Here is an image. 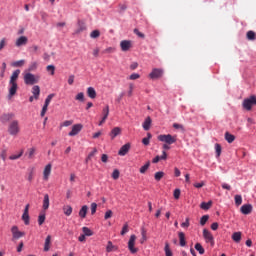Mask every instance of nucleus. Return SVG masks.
Instances as JSON below:
<instances>
[{"label": "nucleus", "instance_id": "45", "mask_svg": "<svg viewBox=\"0 0 256 256\" xmlns=\"http://www.w3.org/2000/svg\"><path fill=\"white\" fill-rule=\"evenodd\" d=\"M75 99L76 101H80L81 103H83V101H85V94L83 92H80L76 95Z\"/></svg>", "mask_w": 256, "mask_h": 256}, {"label": "nucleus", "instance_id": "42", "mask_svg": "<svg viewBox=\"0 0 256 256\" xmlns=\"http://www.w3.org/2000/svg\"><path fill=\"white\" fill-rule=\"evenodd\" d=\"M127 233H129V224L125 223L122 227L120 235H127Z\"/></svg>", "mask_w": 256, "mask_h": 256}, {"label": "nucleus", "instance_id": "55", "mask_svg": "<svg viewBox=\"0 0 256 256\" xmlns=\"http://www.w3.org/2000/svg\"><path fill=\"white\" fill-rule=\"evenodd\" d=\"M28 171H29L28 181L31 183V181H33V173H34L35 169L34 168H30V169H28Z\"/></svg>", "mask_w": 256, "mask_h": 256}, {"label": "nucleus", "instance_id": "52", "mask_svg": "<svg viewBox=\"0 0 256 256\" xmlns=\"http://www.w3.org/2000/svg\"><path fill=\"white\" fill-rule=\"evenodd\" d=\"M119 175H121V173L119 172L118 169H115L112 173V179H114L115 181H117V179H119Z\"/></svg>", "mask_w": 256, "mask_h": 256}, {"label": "nucleus", "instance_id": "26", "mask_svg": "<svg viewBox=\"0 0 256 256\" xmlns=\"http://www.w3.org/2000/svg\"><path fill=\"white\" fill-rule=\"evenodd\" d=\"M211 205H213V201L202 202L200 204V208H202L204 211H209V209H211Z\"/></svg>", "mask_w": 256, "mask_h": 256}, {"label": "nucleus", "instance_id": "13", "mask_svg": "<svg viewBox=\"0 0 256 256\" xmlns=\"http://www.w3.org/2000/svg\"><path fill=\"white\" fill-rule=\"evenodd\" d=\"M13 239H21V237L25 236L24 232L19 231V228L17 226H13L11 228Z\"/></svg>", "mask_w": 256, "mask_h": 256}, {"label": "nucleus", "instance_id": "33", "mask_svg": "<svg viewBox=\"0 0 256 256\" xmlns=\"http://www.w3.org/2000/svg\"><path fill=\"white\" fill-rule=\"evenodd\" d=\"M141 235H142V238L140 240V243L141 245H143V243L147 241V230H145V228H141Z\"/></svg>", "mask_w": 256, "mask_h": 256}, {"label": "nucleus", "instance_id": "46", "mask_svg": "<svg viewBox=\"0 0 256 256\" xmlns=\"http://www.w3.org/2000/svg\"><path fill=\"white\" fill-rule=\"evenodd\" d=\"M25 65V60H18L12 63V67H23Z\"/></svg>", "mask_w": 256, "mask_h": 256}, {"label": "nucleus", "instance_id": "21", "mask_svg": "<svg viewBox=\"0 0 256 256\" xmlns=\"http://www.w3.org/2000/svg\"><path fill=\"white\" fill-rule=\"evenodd\" d=\"M87 211H89V207H87V205L82 206L79 210L80 219H85V217H87Z\"/></svg>", "mask_w": 256, "mask_h": 256}, {"label": "nucleus", "instance_id": "2", "mask_svg": "<svg viewBox=\"0 0 256 256\" xmlns=\"http://www.w3.org/2000/svg\"><path fill=\"white\" fill-rule=\"evenodd\" d=\"M158 141H161V143H165L162 146V149H164V151H169V149H171V146L169 145L177 143V138L171 134H160L158 136Z\"/></svg>", "mask_w": 256, "mask_h": 256}, {"label": "nucleus", "instance_id": "36", "mask_svg": "<svg viewBox=\"0 0 256 256\" xmlns=\"http://www.w3.org/2000/svg\"><path fill=\"white\" fill-rule=\"evenodd\" d=\"M194 247H195L196 251H198V253L200 255H203L205 253V248H203L201 243H196Z\"/></svg>", "mask_w": 256, "mask_h": 256}, {"label": "nucleus", "instance_id": "19", "mask_svg": "<svg viewBox=\"0 0 256 256\" xmlns=\"http://www.w3.org/2000/svg\"><path fill=\"white\" fill-rule=\"evenodd\" d=\"M32 94L37 101L39 99V96L41 95V88L39 87V85H35L32 87Z\"/></svg>", "mask_w": 256, "mask_h": 256}, {"label": "nucleus", "instance_id": "35", "mask_svg": "<svg viewBox=\"0 0 256 256\" xmlns=\"http://www.w3.org/2000/svg\"><path fill=\"white\" fill-rule=\"evenodd\" d=\"M45 219H46V216H45V212H41L38 216V225H43L45 223Z\"/></svg>", "mask_w": 256, "mask_h": 256}, {"label": "nucleus", "instance_id": "48", "mask_svg": "<svg viewBox=\"0 0 256 256\" xmlns=\"http://www.w3.org/2000/svg\"><path fill=\"white\" fill-rule=\"evenodd\" d=\"M102 115L104 119H107V117H109V105H107L105 108H103L102 110Z\"/></svg>", "mask_w": 256, "mask_h": 256}, {"label": "nucleus", "instance_id": "41", "mask_svg": "<svg viewBox=\"0 0 256 256\" xmlns=\"http://www.w3.org/2000/svg\"><path fill=\"white\" fill-rule=\"evenodd\" d=\"M151 137H153V135H151V133H147V137L142 139L143 145H149Z\"/></svg>", "mask_w": 256, "mask_h": 256}, {"label": "nucleus", "instance_id": "20", "mask_svg": "<svg viewBox=\"0 0 256 256\" xmlns=\"http://www.w3.org/2000/svg\"><path fill=\"white\" fill-rule=\"evenodd\" d=\"M27 36H20L17 40H16V47H22V45H27Z\"/></svg>", "mask_w": 256, "mask_h": 256}, {"label": "nucleus", "instance_id": "22", "mask_svg": "<svg viewBox=\"0 0 256 256\" xmlns=\"http://www.w3.org/2000/svg\"><path fill=\"white\" fill-rule=\"evenodd\" d=\"M110 137L111 139H115L118 135H121V128L119 127H114L111 132H110Z\"/></svg>", "mask_w": 256, "mask_h": 256}, {"label": "nucleus", "instance_id": "34", "mask_svg": "<svg viewBox=\"0 0 256 256\" xmlns=\"http://www.w3.org/2000/svg\"><path fill=\"white\" fill-rule=\"evenodd\" d=\"M235 205L239 207L243 203V197L239 194L234 196Z\"/></svg>", "mask_w": 256, "mask_h": 256}, {"label": "nucleus", "instance_id": "6", "mask_svg": "<svg viewBox=\"0 0 256 256\" xmlns=\"http://www.w3.org/2000/svg\"><path fill=\"white\" fill-rule=\"evenodd\" d=\"M164 73L165 71L162 68H153L152 71L149 73V78L155 81L157 79H161Z\"/></svg>", "mask_w": 256, "mask_h": 256}, {"label": "nucleus", "instance_id": "27", "mask_svg": "<svg viewBox=\"0 0 256 256\" xmlns=\"http://www.w3.org/2000/svg\"><path fill=\"white\" fill-rule=\"evenodd\" d=\"M42 208L44 209V211H47V209H49V194L44 195Z\"/></svg>", "mask_w": 256, "mask_h": 256}, {"label": "nucleus", "instance_id": "60", "mask_svg": "<svg viewBox=\"0 0 256 256\" xmlns=\"http://www.w3.org/2000/svg\"><path fill=\"white\" fill-rule=\"evenodd\" d=\"M173 127L174 129H181V131L185 132V127L182 124L174 123Z\"/></svg>", "mask_w": 256, "mask_h": 256}, {"label": "nucleus", "instance_id": "59", "mask_svg": "<svg viewBox=\"0 0 256 256\" xmlns=\"http://www.w3.org/2000/svg\"><path fill=\"white\" fill-rule=\"evenodd\" d=\"M111 217H113V211H111V210H107L106 212H105V215H104V219H111Z\"/></svg>", "mask_w": 256, "mask_h": 256}, {"label": "nucleus", "instance_id": "56", "mask_svg": "<svg viewBox=\"0 0 256 256\" xmlns=\"http://www.w3.org/2000/svg\"><path fill=\"white\" fill-rule=\"evenodd\" d=\"M173 195H174V199H179V197H181V190L179 188H176L174 190Z\"/></svg>", "mask_w": 256, "mask_h": 256}, {"label": "nucleus", "instance_id": "14", "mask_svg": "<svg viewBox=\"0 0 256 256\" xmlns=\"http://www.w3.org/2000/svg\"><path fill=\"white\" fill-rule=\"evenodd\" d=\"M51 169H52V165L51 164H47L44 168L43 171V180L44 181H49V177L51 175Z\"/></svg>", "mask_w": 256, "mask_h": 256}, {"label": "nucleus", "instance_id": "58", "mask_svg": "<svg viewBox=\"0 0 256 256\" xmlns=\"http://www.w3.org/2000/svg\"><path fill=\"white\" fill-rule=\"evenodd\" d=\"M189 225H191L189 222V218H186L185 221L181 223V227L183 229H187V227H189Z\"/></svg>", "mask_w": 256, "mask_h": 256}, {"label": "nucleus", "instance_id": "1", "mask_svg": "<svg viewBox=\"0 0 256 256\" xmlns=\"http://www.w3.org/2000/svg\"><path fill=\"white\" fill-rule=\"evenodd\" d=\"M20 74H21V70L17 69L12 73L10 77L8 99H11L12 97H14V95L17 94V89H18L17 80L19 79Z\"/></svg>", "mask_w": 256, "mask_h": 256}, {"label": "nucleus", "instance_id": "38", "mask_svg": "<svg viewBox=\"0 0 256 256\" xmlns=\"http://www.w3.org/2000/svg\"><path fill=\"white\" fill-rule=\"evenodd\" d=\"M162 177H165V172L163 171H158L154 175L155 181H160Z\"/></svg>", "mask_w": 256, "mask_h": 256}, {"label": "nucleus", "instance_id": "9", "mask_svg": "<svg viewBox=\"0 0 256 256\" xmlns=\"http://www.w3.org/2000/svg\"><path fill=\"white\" fill-rule=\"evenodd\" d=\"M83 129V124H75L72 126V130L68 133L69 137H75V135H79Z\"/></svg>", "mask_w": 256, "mask_h": 256}, {"label": "nucleus", "instance_id": "49", "mask_svg": "<svg viewBox=\"0 0 256 256\" xmlns=\"http://www.w3.org/2000/svg\"><path fill=\"white\" fill-rule=\"evenodd\" d=\"M101 32H99V30H94L90 33V37L91 39H97V37H100Z\"/></svg>", "mask_w": 256, "mask_h": 256}, {"label": "nucleus", "instance_id": "32", "mask_svg": "<svg viewBox=\"0 0 256 256\" xmlns=\"http://www.w3.org/2000/svg\"><path fill=\"white\" fill-rule=\"evenodd\" d=\"M246 37H247L248 41H255L256 34H255V32H253V30H250L247 32Z\"/></svg>", "mask_w": 256, "mask_h": 256}, {"label": "nucleus", "instance_id": "7", "mask_svg": "<svg viewBox=\"0 0 256 256\" xmlns=\"http://www.w3.org/2000/svg\"><path fill=\"white\" fill-rule=\"evenodd\" d=\"M136 239H137V236H135V234H132L128 241V249H129L130 253H132L133 255H135V253H137V251H138V249L135 248Z\"/></svg>", "mask_w": 256, "mask_h": 256}, {"label": "nucleus", "instance_id": "18", "mask_svg": "<svg viewBox=\"0 0 256 256\" xmlns=\"http://www.w3.org/2000/svg\"><path fill=\"white\" fill-rule=\"evenodd\" d=\"M120 47H121L122 51H129V49H131V41L122 40L120 42Z\"/></svg>", "mask_w": 256, "mask_h": 256}, {"label": "nucleus", "instance_id": "37", "mask_svg": "<svg viewBox=\"0 0 256 256\" xmlns=\"http://www.w3.org/2000/svg\"><path fill=\"white\" fill-rule=\"evenodd\" d=\"M82 231H83V233H84V235H85L86 237H91V236H93V231H92L91 229H89V227H83V228H82Z\"/></svg>", "mask_w": 256, "mask_h": 256}, {"label": "nucleus", "instance_id": "47", "mask_svg": "<svg viewBox=\"0 0 256 256\" xmlns=\"http://www.w3.org/2000/svg\"><path fill=\"white\" fill-rule=\"evenodd\" d=\"M96 154H97V148H93V151H91V152L88 154L87 158H86V163H87L88 161H90V159H91L92 157H95Z\"/></svg>", "mask_w": 256, "mask_h": 256}, {"label": "nucleus", "instance_id": "8", "mask_svg": "<svg viewBox=\"0 0 256 256\" xmlns=\"http://www.w3.org/2000/svg\"><path fill=\"white\" fill-rule=\"evenodd\" d=\"M203 237L206 241V243H211V245H215V238L213 237V234L207 229L203 230Z\"/></svg>", "mask_w": 256, "mask_h": 256}, {"label": "nucleus", "instance_id": "29", "mask_svg": "<svg viewBox=\"0 0 256 256\" xmlns=\"http://www.w3.org/2000/svg\"><path fill=\"white\" fill-rule=\"evenodd\" d=\"M241 232H234L232 234V240L234 241V243H241Z\"/></svg>", "mask_w": 256, "mask_h": 256}, {"label": "nucleus", "instance_id": "53", "mask_svg": "<svg viewBox=\"0 0 256 256\" xmlns=\"http://www.w3.org/2000/svg\"><path fill=\"white\" fill-rule=\"evenodd\" d=\"M53 97H55V94H49L44 102V105H49V103H51V100L53 99Z\"/></svg>", "mask_w": 256, "mask_h": 256}, {"label": "nucleus", "instance_id": "50", "mask_svg": "<svg viewBox=\"0 0 256 256\" xmlns=\"http://www.w3.org/2000/svg\"><path fill=\"white\" fill-rule=\"evenodd\" d=\"M216 157H221V144H215Z\"/></svg>", "mask_w": 256, "mask_h": 256}, {"label": "nucleus", "instance_id": "57", "mask_svg": "<svg viewBox=\"0 0 256 256\" xmlns=\"http://www.w3.org/2000/svg\"><path fill=\"white\" fill-rule=\"evenodd\" d=\"M97 213V203L93 202L91 204V215H95Z\"/></svg>", "mask_w": 256, "mask_h": 256}, {"label": "nucleus", "instance_id": "54", "mask_svg": "<svg viewBox=\"0 0 256 256\" xmlns=\"http://www.w3.org/2000/svg\"><path fill=\"white\" fill-rule=\"evenodd\" d=\"M47 109H49V105L44 104L40 113L41 117H45V113H47Z\"/></svg>", "mask_w": 256, "mask_h": 256}, {"label": "nucleus", "instance_id": "63", "mask_svg": "<svg viewBox=\"0 0 256 256\" xmlns=\"http://www.w3.org/2000/svg\"><path fill=\"white\" fill-rule=\"evenodd\" d=\"M37 69V62H32L31 65L28 67V71H35Z\"/></svg>", "mask_w": 256, "mask_h": 256}, {"label": "nucleus", "instance_id": "44", "mask_svg": "<svg viewBox=\"0 0 256 256\" xmlns=\"http://www.w3.org/2000/svg\"><path fill=\"white\" fill-rule=\"evenodd\" d=\"M164 251H165V255H166V256H173V252H172L171 249L169 248V243H166V244H165Z\"/></svg>", "mask_w": 256, "mask_h": 256}, {"label": "nucleus", "instance_id": "17", "mask_svg": "<svg viewBox=\"0 0 256 256\" xmlns=\"http://www.w3.org/2000/svg\"><path fill=\"white\" fill-rule=\"evenodd\" d=\"M151 123H153V120H151V116L146 117L142 124L144 131H149V129H151Z\"/></svg>", "mask_w": 256, "mask_h": 256}, {"label": "nucleus", "instance_id": "62", "mask_svg": "<svg viewBox=\"0 0 256 256\" xmlns=\"http://www.w3.org/2000/svg\"><path fill=\"white\" fill-rule=\"evenodd\" d=\"M141 76L138 73H133L129 76V79L131 81H135L136 79H139Z\"/></svg>", "mask_w": 256, "mask_h": 256}, {"label": "nucleus", "instance_id": "10", "mask_svg": "<svg viewBox=\"0 0 256 256\" xmlns=\"http://www.w3.org/2000/svg\"><path fill=\"white\" fill-rule=\"evenodd\" d=\"M13 117H15V114L13 112H11V113H3L0 116V122L5 125V123H9V121H11V119H13Z\"/></svg>", "mask_w": 256, "mask_h": 256}, {"label": "nucleus", "instance_id": "5", "mask_svg": "<svg viewBox=\"0 0 256 256\" xmlns=\"http://www.w3.org/2000/svg\"><path fill=\"white\" fill-rule=\"evenodd\" d=\"M24 83H25V85H35V84L39 83V76H35L31 72H27L24 75Z\"/></svg>", "mask_w": 256, "mask_h": 256}, {"label": "nucleus", "instance_id": "30", "mask_svg": "<svg viewBox=\"0 0 256 256\" xmlns=\"http://www.w3.org/2000/svg\"><path fill=\"white\" fill-rule=\"evenodd\" d=\"M149 167H151V162L150 161L146 162L145 165L140 167V173L142 175H144V173H147V170L149 169Z\"/></svg>", "mask_w": 256, "mask_h": 256}, {"label": "nucleus", "instance_id": "28", "mask_svg": "<svg viewBox=\"0 0 256 256\" xmlns=\"http://www.w3.org/2000/svg\"><path fill=\"white\" fill-rule=\"evenodd\" d=\"M106 251H107V253L117 251V246L113 245V242L108 241L107 246H106Z\"/></svg>", "mask_w": 256, "mask_h": 256}, {"label": "nucleus", "instance_id": "4", "mask_svg": "<svg viewBox=\"0 0 256 256\" xmlns=\"http://www.w3.org/2000/svg\"><path fill=\"white\" fill-rule=\"evenodd\" d=\"M21 131V128L19 127V121L18 120H13L10 122L8 125V133L12 137H16V135H19V132Z\"/></svg>", "mask_w": 256, "mask_h": 256}, {"label": "nucleus", "instance_id": "31", "mask_svg": "<svg viewBox=\"0 0 256 256\" xmlns=\"http://www.w3.org/2000/svg\"><path fill=\"white\" fill-rule=\"evenodd\" d=\"M225 139H226L227 143H233V141H235V135H233L229 132H226Z\"/></svg>", "mask_w": 256, "mask_h": 256}, {"label": "nucleus", "instance_id": "11", "mask_svg": "<svg viewBox=\"0 0 256 256\" xmlns=\"http://www.w3.org/2000/svg\"><path fill=\"white\" fill-rule=\"evenodd\" d=\"M131 149V144L130 143H126L124 144L118 151V155H120V157H125V155H127L129 153Z\"/></svg>", "mask_w": 256, "mask_h": 256}, {"label": "nucleus", "instance_id": "51", "mask_svg": "<svg viewBox=\"0 0 256 256\" xmlns=\"http://www.w3.org/2000/svg\"><path fill=\"white\" fill-rule=\"evenodd\" d=\"M46 71H48V73H50V75H55V65H48L46 67Z\"/></svg>", "mask_w": 256, "mask_h": 256}, {"label": "nucleus", "instance_id": "39", "mask_svg": "<svg viewBox=\"0 0 256 256\" xmlns=\"http://www.w3.org/2000/svg\"><path fill=\"white\" fill-rule=\"evenodd\" d=\"M209 221V215H203L201 218H200V225L202 227H205L206 223Z\"/></svg>", "mask_w": 256, "mask_h": 256}, {"label": "nucleus", "instance_id": "16", "mask_svg": "<svg viewBox=\"0 0 256 256\" xmlns=\"http://www.w3.org/2000/svg\"><path fill=\"white\" fill-rule=\"evenodd\" d=\"M29 219V204H27L22 215V221H24L25 225H29Z\"/></svg>", "mask_w": 256, "mask_h": 256}, {"label": "nucleus", "instance_id": "3", "mask_svg": "<svg viewBox=\"0 0 256 256\" xmlns=\"http://www.w3.org/2000/svg\"><path fill=\"white\" fill-rule=\"evenodd\" d=\"M242 106L246 111H251L253 107L256 106V96L251 95L250 97L245 98L242 102Z\"/></svg>", "mask_w": 256, "mask_h": 256}, {"label": "nucleus", "instance_id": "40", "mask_svg": "<svg viewBox=\"0 0 256 256\" xmlns=\"http://www.w3.org/2000/svg\"><path fill=\"white\" fill-rule=\"evenodd\" d=\"M23 157V150L20 151L19 154H14L9 157L10 161H15L17 159H21Z\"/></svg>", "mask_w": 256, "mask_h": 256}, {"label": "nucleus", "instance_id": "24", "mask_svg": "<svg viewBox=\"0 0 256 256\" xmlns=\"http://www.w3.org/2000/svg\"><path fill=\"white\" fill-rule=\"evenodd\" d=\"M51 249V235H48L44 242V251L47 252Z\"/></svg>", "mask_w": 256, "mask_h": 256}, {"label": "nucleus", "instance_id": "25", "mask_svg": "<svg viewBox=\"0 0 256 256\" xmlns=\"http://www.w3.org/2000/svg\"><path fill=\"white\" fill-rule=\"evenodd\" d=\"M178 237L180 241V247H185L187 245V242L185 241V233L179 232Z\"/></svg>", "mask_w": 256, "mask_h": 256}, {"label": "nucleus", "instance_id": "61", "mask_svg": "<svg viewBox=\"0 0 256 256\" xmlns=\"http://www.w3.org/2000/svg\"><path fill=\"white\" fill-rule=\"evenodd\" d=\"M134 33L135 35H137L138 37H140L141 39H145V34H143L142 32L139 31V29H134Z\"/></svg>", "mask_w": 256, "mask_h": 256}, {"label": "nucleus", "instance_id": "43", "mask_svg": "<svg viewBox=\"0 0 256 256\" xmlns=\"http://www.w3.org/2000/svg\"><path fill=\"white\" fill-rule=\"evenodd\" d=\"M64 214L69 217L73 213V208L71 206H66L63 208Z\"/></svg>", "mask_w": 256, "mask_h": 256}, {"label": "nucleus", "instance_id": "64", "mask_svg": "<svg viewBox=\"0 0 256 256\" xmlns=\"http://www.w3.org/2000/svg\"><path fill=\"white\" fill-rule=\"evenodd\" d=\"M7 45V41L5 38H3L1 41H0V51H3V49L5 48V46Z\"/></svg>", "mask_w": 256, "mask_h": 256}, {"label": "nucleus", "instance_id": "12", "mask_svg": "<svg viewBox=\"0 0 256 256\" xmlns=\"http://www.w3.org/2000/svg\"><path fill=\"white\" fill-rule=\"evenodd\" d=\"M242 215H250L253 212V205L251 204H244L240 208Z\"/></svg>", "mask_w": 256, "mask_h": 256}, {"label": "nucleus", "instance_id": "23", "mask_svg": "<svg viewBox=\"0 0 256 256\" xmlns=\"http://www.w3.org/2000/svg\"><path fill=\"white\" fill-rule=\"evenodd\" d=\"M87 95L90 99H95L97 97V91H95V88L93 87H88Z\"/></svg>", "mask_w": 256, "mask_h": 256}, {"label": "nucleus", "instance_id": "15", "mask_svg": "<svg viewBox=\"0 0 256 256\" xmlns=\"http://www.w3.org/2000/svg\"><path fill=\"white\" fill-rule=\"evenodd\" d=\"M78 28L76 29L75 33L76 35H79V33H83V31H87V25H85V22L82 20H78Z\"/></svg>", "mask_w": 256, "mask_h": 256}]
</instances>
